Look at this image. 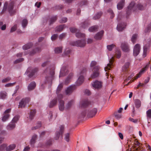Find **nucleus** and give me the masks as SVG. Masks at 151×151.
I'll list each match as a JSON object with an SVG mask.
<instances>
[{"instance_id": "54", "label": "nucleus", "mask_w": 151, "mask_h": 151, "mask_svg": "<svg viewBox=\"0 0 151 151\" xmlns=\"http://www.w3.org/2000/svg\"><path fill=\"white\" fill-rule=\"evenodd\" d=\"M27 21L26 19H24L22 22V27L24 28L25 27L27 24Z\"/></svg>"}, {"instance_id": "42", "label": "nucleus", "mask_w": 151, "mask_h": 151, "mask_svg": "<svg viewBox=\"0 0 151 151\" xmlns=\"http://www.w3.org/2000/svg\"><path fill=\"white\" fill-rule=\"evenodd\" d=\"M98 28L97 26H94L90 27L88 30L90 32H93L96 31Z\"/></svg>"}, {"instance_id": "9", "label": "nucleus", "mask_w": 151, "mask_h": 151, "mask_svg": "<svg viewBox=\"0 0 151 151\" xmlns=\"http://www.w3.org/2000/svg\"><path fill=\"white\" fill-rule=\"evenodd\" d=\"M150 65V63L148 62L145 67L141 69L139 73L137 74V76L136 77H134V79L132 81H134V80L137 79L138 78L140 77L142 74L143 73L144 71L148 68L149 66Z\"/></svg>"}, {"instance_id": "26", "label": "nucleus", "mask_w": 151, "mask_h": 151, "mask_svg": "<svg viewBox=\"0 0 151 151\" xmlns=\"http://www.w3.org/2000/svg\"><path fill=\"white\" fill-rule=\"evenodd\" d=\"M74 103V100H72L68 102V103L66 104L65 106V109H69L73 105Z\"/></svg>"}, {"instance_id": "3", "label": "nucleus", "mask_w": 151, "mask_h": 151, "mask_svg": "<svg viewBox=\"0 0 151 151\" xmlns=\"http://www.w3.org/2000/svg\"><path fill=\"white\" fill-rule=\"evenodd\" d=\"M45 72L47 73V76L45 77V82L51 83L54 74V70L47 68L45 70Z\"/></svg>"}, {"instance_id": "47", "label": "nucleus", "mask_w": 151, "mask_h": 151, "mask_svg": "<svg viewBox=\"0 0 151 151\" xmlns=\"http://www.w3.org/2000/svg\"><path fill=\"white\" fill-rule=\"evenodd\" d=\"M62 50L61 47H57L55 48V51L56 53H60L62 52Z\"/></svg>"}, {"instance_id": "23", "label": "nucleus", "mask_w": 151, "mask_h": 151, "mask_svg": "<svg viewBox=\"0 0 151 151\" xmlns=\"http://www.w3.org/2000/svg\"><path fill=\"white\" fill-rule=\"evenodd\" d=\"M16 145L12 144L10 145L7 147H6V151H11L13 150L16 147Z\"/></svg>"}, {"instance_id": "49", "label": "nucleus", "mask_w": 151, "mask_h": 151, "mask_svg": "<svg viewBox=\"0 0 151 151\" xmlns=\"http://www.w3.org/2000/svg\"><path fill=\"white\" fill-rule=\"evenodd\" d=\"M115 46V45L112 44L107 46V49L109 51H111L113 49Z\"/></svg>"}, {"instance_id": "34", "label": "nucleus", "mask_w": 151, "mask_h": 151, "mask_svg": "<svg viewBox=\"0 0 151 151\" xmlns=\"http://www.w3.org/2000/svg\"><path fill=\"white\" fill-rule=\"evenodd\" d=\"M80 25L81 28L85 29L88 27L89 23L86 22H85L83 23H81Z\"/></svg>"}, {"instance_id": "33", "label": "nucleus", "mask_w": 151, "mask_h": 151, "mask_svg": "<svg viewBox=\"0 0 151 151\" xmlns=\"http://www.w3.org/2000/svg\"><path fill=\"white\" fill-rule=\"evenodd\" d=\"M19 116L18 115H16L13 117L11 122L15 124L19 120Z\"/></svg>"}, {"instance_id": "19", "label": "nucleus", "mask_w": 151, "mask_h": 151, "mask_svg": "<svg viewBox=\"0 0 151 151\" xmlns=\"http://www.w3.org/2000/svg\"><path fill=\"white\" fill-rule=\"evenodd\" d=\"M35 112L36 111L35 110L31 111L29 114V117L28 118V121H30L33 119L35 116Z\"/></svg>"}, {"instance_id": "53", "label": "nucleus", "mask_w": 151, "mask_h": 151, "mask_svg": "<svg viewBox=\"0 0 151 151\" xmlns=\"http://www.w3.org/2000/svg\"><path fill=\"white\" fill-rule=\"evenodd\" d=\"M147 119H151V109H149L146 112Z\"/></svg>"}, {"instance_id": "36", "label": "nucleus", "mask_w": 151, "mask_h": 151, "mask_svg": "<svg viewBox=\"0 0 151 151\" xmlns=\"http://www.w3.org/2000/svg\"><path fill=\"white\" fill-rule=\"evenodd\" d=\"M76 36L77 38H79L85 37V35L84 34L78 32L76 33Z\"/></svg>"}, {"instance_id": "46", "label": "nucleus", "mask_w": 151, "mask_h": 151, "mask_svg": "<svg viewBox=\"0 0 151 151\" xmlns=\"http://www.w3.org/2000/svg\"><path fill=\"white\" fill-rule=\"evenodd\" d=\"M63 87V84L62 83H60V84L58 86L57 90H56V93L58 94L60 91L62 89V88Z\"/></svg>"}, {"instance_id": "13", "label": "nucleus", "mask_w": 151, "mask_h": 151, "mask_svg": "<svg viewBox=\"0 0 151 151\" xmlns=\"http://www.w3.org/2000/svg\"><path fill=\"white\" fill-rule=\"evenodd\" d=\"M92 86L95 89H99L101 88L102 83L100 81H96L92 83Z\"/></svg>"}, {"instance_id": "57", "label": "nucleus", "mask_w": 151, "mask_h": 151, "mask_svg": "<svg viewBox=\"0 0 151 151\" xmlns=\"http://www.w3.org/2000/svg\"><path fill=\"white\" fill-rule=\"evenodd\" d=\"M108 12L111 15V18H113L114 17V14L113 13V11L111 9H109L108 10Z\"/></svg>"}, {"instance_id": "22", "label": "nucleus", "mask_w": 151, "mask_h": 151, "mask_svg": "<svg viewBox=\"0 0 151 151\" xmlns=\"http://www.w3.org/2000/svg\"><path fill=\"white\" fill-rule=\"evenodd\" d=\"M57 99L55 98L53 99L50 102L49 106L50 108H52L55 106L57 103Z\"/></svg>"}, {"instance_id": "51", "label": "nucleus", "mask_w": 151, "mask_h": 151, "mask_svg": "<svg viewBox=\"0 0 151 151\" xmlns=\"http://www.w3.org/2000/svg\"><path fill=\"white\" fill-rule=\"evenodd\" d=\"M97 63L96 61H92L91 62L90 64V67L91 69L92 70V68H93L94 67L96 66Z\"/></svg>"}, {"instance_id": "52", "label": "nucleus", "mask_w": 151, "mask_h": 151, "mask_svg": "<svg viewBox=\"0 0 151 151\" xmlns=\"http://www.w3.org/2000/svg\"><path fill=\"white\" fill-rule=\"evenodd\" d=\"M133 144L135 147L138 146V149L140 147V144L137 139H135L134 141Z\"/></svg>"}, {"instance_id": "58", "label": "nucleus", "mask_w": 151, "mask_h": 151, "mask_svg": "<svg viewBox=\"0 0 151 151\" xmlns=\"http://www.w3.org/2000/svg\"><path fill=\"white\" fill-rule=\"evenodd\" d=\"M87 4V1H83L80 2L79 4V5L80 6H81L83 5H86Z\"/></svg>"}, {"instance_id": "10", "label": "nucleus", "mask_w": 151, "mask_h": 151, "mask_svg": "<svg viewBox=\"0 0 151 151\" xmlns=\"http://www.w3.org/2000/svg\"><path fill=\"white\" fill-rule=\"evenodd\" d=\"M140 50V46L137 44L135 45L133 49V55L135 56H137L139 53Z\"/></svg>"}, {"instance_id": "30", "label": "nucleus", "mask_w": 151, "mask_h": 151, "mask_svg": "<svg viewBox=\"0 0 151 151\" xmlns=\"http://www.w3.org/2000/svg\"><path fill=\"white\" fill-rule=\"evenodd\" d=\"M37 136L36 134H34L32 136L31 139L30 140V144L31 145H33L35 142V140L37 139Z\"/></svg>"}, {"instance_id": "55", "label": "nucleus", "mask_w": 151, "mask_h": 151, "mask_svg": "<svg viewBox=\"0 0 151 151\" xmlns=\"http://www.w3.org/2000/svg\"><path fill=\"white\" fill-rule=\"evenodd\" d=\"M11 79V78L10 77H8L3 79L1 82L2 83H5L9 81Z\"/></svg>"}, {"instance_id": "60", "label": "nucleus", "mask_w": 151, "mask_h": 151, "mask_svg": "<svg viewBox=\"0 0 151 151\" xmlns=\"http://www.w3.org/2000/svg\"><path fill=\"white\" fill-rule=\"evenodd\" d=\"M17 25L16 24H15L14 26L12 27L10 29V32H13L15 31L17 29Z\"/></svg>"}, {"instance_id": "39", "label": "nucleus", "mask_w": 151, "mask_h": 151, "mask_svg": "<svg viewBox=\"0 0 151 151\" xmlns=\"http://www.w3.org/2000/svg\"><path fill=\"white\" fill-rule=\"evenodd\" d=\"M116 29L117 31L119 32H122L123 30V27L122 25V24H118L116 27Z\"/></svg>"}, {"instance_id": "15", "label": "nucleus", "mask_w": 151, "mask_h": 151, "mask_svg": "<svg viewBox=\"0 0 151 151\" xmlns=\"http://www.w3.org/2000/svg\"><path fill=\"white\" fill-rule=\"evenodd\" d=\"M130 50L128 44L126 42L123 43V52L128 53Z\"/></svg>"}, {"instance_id": "6", "label": "nucleus", "mask_w": 151, "mask_h": 151, "mask_svg": "<svg viewBox=\"0 0 151 151\" xmlns=\"http://www.w3.org/2000/svg\"><path fill=\"white\" fill-rule=\"evenodd\" d=\"M86 44L85 39H83L72 42L71 44L73 46L83 47L85 46Z\"/></svg>"}, {"instance_id": "31", "label": "nucleus", "mask_w": 151, "mask_h": 151, "mask_svg": "<svg viewBox=\"0 0 151 151\" xmlns=\"http://www.w3.org/2000/svg\"><path fill=\"white\" fill-rule=\"evenodd\" d=\"M64 126L63 125H61L59 127L58 131L57 132L60 133L61 134H62L64 132Z\"/></svg>"}, {"instance_id": "44", "label": "nucleus", "mask_w": 151, "mask_h": 151, "mask_svg": "<svg viewBox=\"0 0 151 151\" xmlns=\"http://www.w3.org/2000/svg\"><path fill=\"white\" fill-rule=\"evenodd\" d=\"M123 7V1L121 0V1L119 2L117 5V8L119 10H121Z\"/></svg>"}, {"instance_id": "45", "label": "nucleus", "mask_w": 151, "mask_h": 151, "mask_svg": "<svg viewBox=\"0 0 151 151\" xmlns=\"http://www.w3.org/2000/svg\"><path fill=\"white\" fill-rule=\"evenodd\" d=\"M114 115L116 118L119 119L121 118L122 117V113H118L117 112H115Z\"/></svg>"}, {"instance_id": "62", "label": "nucleus", "mask_w": 151, "mask_h": 151, "mask_svg": "<svg viewBox=\"0 0 151 151\" xmlns=\"http://www.w3.org/2000/svg\"><path fill=\"white\" fill-rule=\"evenodd\" d=\"M15 83V82L13 83H7L5 85V86L6 87H10L13 86L14 85Z\"/></svg>"}, {"instance_id": "43", "label": "nucleus", "mask_w": 151, "mask_h": 151, "mask_svg": "<svg viewBox=\"0 0 151 151\" xmlns=\"http://www.w3.org/2000/svg\"><path fill=\"white\" fill-rule=\"evenodd\" d=\"M6 28V25L5 24H4L2 22H0V29L2 30H4Z\"/></svg>"}, {"instance_id": "64", "label": "nucleus", "mask_w": 151, "mask_h": 151, "mask_svg": "<svg viewBox=\"0 0 151 151\" xmlns=\"http://www.w3.org/2000/svg\"><path fill=\"white\" fill-rule=\"evenodd\" d=\"M57 19L56 16H54L52 17L50 21V24H52L55 22Z\"/></svg>"}, {"instance_id": "59", "label": "nucleus", "mask_w": 151, "mask_h": 151, "mask_svg": "<svg viewBox=\"0 0 151 151\" xmlns=\"http://www.w3.org/2000/svg\"><path fill=\"white\" fill-rule=\"evenodd\" d=\"M65 139L67 142H68L69 141L70 134L69 133H67L65 134Z\"/></svg>"}, {"instance_id": "24", "label": "nucleus", "mask_w": 151, "mask_h": 151, "mask_svg": "<svg viewBox=\"0 0 151 151\" xmlns=\"http://www.w3.org/2000/svg\"><path fill=\"white\" fill-rule=\"evenodd\" d=\"M36 86V83L35 82H31L28 86V89L29 91L31 90L34 88Z\"/></svg>"}, {"instance_id": "29", "label": "nucleus", "mask_w": 151, "mask_h": 151, "mask_svg": "<svg viewBox=\"0 0 151 151\" xmlns=\"http://www.w3.org/2000/svg\"><path fill=\"white\" fill-rule=\"evenodd\" d=\"M137 37L138 35L136 34H134L132 35L131 40L133 44H134L135 43Z\"/></svg>"}, {"instance_id": "56", "label": "nucleus", "mask_w": 151, "mask_h": 151, "mask_svg": "<svg viewBox=\"0 0 151 151\" xmlns=\"http://www.w3.org/2000/svg\"><path fill=\"white\" fill-rule=\"evenodd\" d=\"M6 144H3L0 146V151H4L6 150Z\"/></svg>"}, {"instance_id": "61", "label": "nucleus", "mask_w": 151, "mask_h": 151, "mask_svg": "<svg viewBox=\"0 0 151 151\" xmlns=\"http://www.w3.org/2000/svg\"><path fill=\"white\" fill-rule=\"evenodd\" d=\"M41 126V124L40 122H39L37 124V125L35 127H33L32 128V130H34L35 129H38V128L40 127Z\"/></svg>"}, {"instance_id": "48", "label": "nucleus", "mask_w": 151, "mask_h": 151, "mask_svg": "<svg viewBox=\"0 0 151 151\" xmlns=\"http://www.w3.org/2000/svg\"><path fill=\"white\" fill-rule=\"evenodd\" d=\"M115 55L117 58H119L121 56V53L120 50L117 49L115 52Z\"/></svg>"}, {"instance_id": "25", "label": "nucleus", "mask_w": 151, "mask_h": 151, "mask_svg": "<svg viewBox=\"0 0 151 151\" xmlns=\"http://www.w3.org/2000/svg\"><path fill=\"white\" fill-rule=\"evenodd\" d=\"M112 60H109V63L107 65V66L104 68V70L105 71H106L108 70H110V68L112 67Z\"/></svg>"}, {"instance_id": "38", "label": "nucleus", "mask_w": 151, "mask_h": 151, "mask_svg": "<svg viewBox=\"0 0 151 151\" xmlns=\"http://www.w3.org/2000/svg\"><path fill=\"white\" fill-rule=\"evenodd\" d=\"M10 115L9 114H4V115L3 116L2 118V121L4 122L6 121L8 119Z\"/></svg>"}, {"instance_id": "2", "label": "nucleus", "mask_w": 151, "mask_h": 151, "mask_svg": "<svg viewBox=\"0 0 151 151\" xmlns=\"http://www.w3.org/2000/svg\"><path fill=\"white\" fill-rule=\"evenodd\" d=\"M137 9L140 10H143L145 9V7L141 4H138L136 6L134 2L132 1L128 7L127 11V14L128 16L132 11H134Z\"/></svg>"}, {"instance_id": "27", "label": "nucleus", "mask_w": 151, "mask_h": 151, "mask_svg": "<svg viewBox=\"0 0 151 151\" xmlns=\"http://www.w3.org/2000/svg\"><path fill=\"white\" fill-rule=\"evenodd\" d=\"M149 45H145L143 47V56L145 57L146 56L147 52V50L149 48Z\"/></svg>"}, {"instance_id": "18", "label": "nucleus", "mask_w": 151, "mask_h": 151, "mask_svg": "<svg viewBox=\"0 0 151 151\" xmlns=\"http://www.w3.org/2000/svg\"><path fill=\"white\" fill-rule=\"evenodd\" d=\"M104 31L101 30L97 33L94 36V38L96 40L100 39L102 37L104 33Z\"/></svg>"}, {"instance_id": "35", "label": "nucleus", "mask_w": 151, "mask_h": 151, "mask_svg": "<svg viewBox=\"0 0 151 151\" xmlns=\"http://www.w3.org/2000/svg\"><path fill=\"white\" fill-rule=\"evenodd\" d=\"M32 45L31 43H29L24 45L23 49L24 50H27L32 47Z\"/></svg>"}, {"instance_id": "14", "label": "nucleus", "mask_w": 151, "mask_h": 151, "mask_svg": "<svg viewBox=\"0 0 151 151\" xmlns=\"http://www.w3.org/2000/svg\"><path fill=\"white\" fill-rule=\"evenodd\" d=\"M68 72V70L66 69L65 67H63L61 69L60 72L59 77L64 76L67 75Z\"/></svg>"}, {"instance_id": "5", "label": "nucleus", "mask_w": 151, "mask_h": 151, "mask_svg": "<svg viewBox=\"0 0 151 151\" xmlns=\"http://www.w3.org/2000/svg\"><path fill=\"white\" fill-rule=\"evenodd\" d=\"M30 101V99L29 98H25L21 99L19 102L18 108H24L27 106Z\"/></svg>"}, {"instance_id": "16", "label": "nucleus", "mask_w": 151, "mask_h": 151, "mask_svg": "<svg viewBox=\"0 0 151 151\" xmlns=\"http://www.w3.org/2000/svg\"><path fill=\"white\" fill-rule=\"evenodd\" d=\"M58 107L60 111H62L64 110L65 107L64 106V102L63 101L60 100L59 101Z\"/></svg>"}, {"instance_id": "32", "label": "nucleus", "mask_w": 151, "mask_h": 151, "mask_svg": "<svg viewBox=\"0 0 151 151\" xmlns=\"http://www.w3.org/2000/svg\"><path fill=\"white\" fill-rule=\"evenodd\" d=\"M102 14V13L101 12H98L95 15L93 18L94 20H96L100 18Z\"/></svg>"}, {"instance_id": "28", "label": "nucleus", "mask_w": 151, "mask_h": 151, "mask_svg": "<svg viewBox=\"0 0 151 151\" xmlns=\"http://www.w3.org/2000/svg\"><path fill=\"white\" fill-rule=\"evenodd\" d=\"M7 96V93L5 91H1L0 92V99H6Z\"/></svg>"}, {"instance_id": "11", "label": "nucleus", "mask_w": 151, "mask_h": 151, "mask_svg": "<svg viewBox=\"0 0 151 151\" xmlns=\"http://www.w3.org/2000/svg\"><path fill=\"white\" fill-rule=\"evenodd\" d=\"M76 88L75 85H72L68 87L65 90V92L67 95H69L72 93L73 91Z\"/></svg>"}, {"instance_id": "1", "label": "nucleus", "mask_w": 151, "mask_h": 151, "mask_svg": "<svg viewBox=\"0 0 151 151\" xmlns=\"http://www.w3.org/2000/svg\"><path fill=\"white\" fill-rule=\"evenodd\" d=\"M14 2L13 1L11 2L8 5V3L6 2L4 5L3 8L0 13V15L3 14L7 10L10 15H13L15 14V11L14 9Z\"/></svg>"}, {"instance_id": "7", "label": "nucleus", "mask_w": 151, "mask_h": 151, "mask_svg": "<svg viewBox=\"0 0 151 151\" xmlns=\"http://www.w3.org/2000/svg\"><path fill=\"white\" fill-rule=\"evenodd\" d=\"M100 69V67L99 65H96L92 68L93 73L91 75V77L93 78H95L98 77L99 75V70Z\"/></svg>"}, {"instance_id": "63", "label": "nucleus", "mask_w": 151, "mask_h": 151, "mask_svg": "<svg viewBox=\"0 0 151 151\" xmlns=\"http://www.w3.org/2000/svg\"><path fill=\"white\" fill-rule=\"evenodd\" d=\"M60 134H61L58 132H56L55 133V136L54 137L55 139L56 140H58L59 138Z\"/></svg>"}, {"instance_id": "40", "label": "nucleus", "mask_w": 151, "mask_h": 151, "mask_svg": "<svg viewBox=\"0 0 151 151\" xmlns=\"http://www.w3.org/2000/svg\"><path fill=\"white\" fill-rule=\"evenodd\" d=\"M73 76V74L72 73H70L69 75L67 78L66 79L65 82L66 84H67L69 82L70 80L71 79Z\"/></svg>"}, {"instance_id": "8", "label": "nucleus", "mask_w": 151, "mask_h": 151, "mask_svg": "<svg viewBox=\"0 0 151 151\" xmlns=\"http://www.w3.org/2000/svg\"><path fill=\"white\" fill-rule=\"evenodd\" d=\"M38 69L37 68L33 69L31 67L29 68L27 70L25 73H27V74H28L29 77L31 78L33 76L34 73L37 71Z\"/></svg>"}, {"instance_id": "21", "label": "nucleus", "mask_w": 151, "mask_h": 151, "mask_svg": "<svg viewBox=\"0 0 151 151\" xmlns=\"http://www.w3.org/2000/svg\"><path fill=\"white\" fill-rule=\"evenodd\" d=\"M89 104V102L87 99H85L80 104L81 107H84L86 106Z\"/></svg>"}, {"instance_id": "17", "label": "nucleus", "mask_w": 151, "mask_h": 151, "mask_svg": "<svg viewBox=\"0 0 151 151\" xmlns=\"http://www.w3.org/2000/svg\"><path fill=\"white\" fill-rule=\"evenodd\" d=\"M15 124L14 123L11 122L6 126V129L8 130H12L15 128Z\"/></svg>"}, {"instance_id": "37", "label": "nucleus", "mask_w": 151, "mask_h": 151, "mask_svg": "<svg viewBox=\"0 0 151 151\" xmlns=\"http://www.w3.org/2000/svg\"><path fill=\"white\" fill-rule=\"evenodd\" d=\"M134 103L136 105V107L137 108H139L140 107L141 104L140 101L138 99L134 100Z\"/></svg>"}, {"instance_id": "20", "label": "nucleus", "mask_w": 151, "mask_h": 151, "mask_svg": "<svg viewBox=\"0 0 151 151\" xmlns=\"http://www.w3.org/2000/svg\"><path fill=\"white\" fill-rule=\"evenodd\" d=\"M97 109L96 108H94L91 110L88 114V116L90 117H92L94 116L97 112Z\"/></svg>"}, {"instance_id": "50", "label": "nucleus", "mask_w": 151, "mask_h": 151, "mask_svg": "<svg viewBox=\"0 0 151 151\" xmlns=\"http://www.w3.org/2000/svg\"><path fill=\"white\" fill-rule=\"evenodd\" d=\"M65 27V25H61L57 28L56 30L57 31H60L63 30Z\"/></svg>"}, {"instance_id": "4", "label": "nucleus", "mask_w": 151, "mask_h": 151, "mask_svg": "<svg viewBox=\"0 0 151 151\" xmlns=\"http://www.w3.org/2000/svg\"><path fill=\"white\" fill-rule=\"evenodd\" d=\"M85 69H83L80 73V76L79 77L76 83V86H79L81 85L84 81V78L83 75L86 73Z\"/></svg>"}, {"instance_id": "41", "label": "nucleus", "mask_w": 151, "mask_h": 151, "mask_svg": "<svg viewBox=\"0 0 151 151\" xmlns=\"http://www.w3.org/2000/svg\"><path fill=\"white\" fill-rule=\"evenodd\" d=\"M41 50V49L40 47L36 48L35 49L33 50L30 53V55L34 54L35 53L38 52Z\"/></svg>"}, {"instance_id": "12", "label": "nucleus", "mask_w": 151, "mask_h": 151, "mask_svg": "<svg viewBox=\"0 0 151 151\" xmlns=\"http://www.w3.org/2000/svg\"><path fill=\"white\" fill-rule=\"evenodd\" d=\"M131 61H129L125 63L123 66V72H125V73H127L129 70V68L130 65Z\"/></svg>"}]
</instances>
